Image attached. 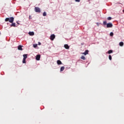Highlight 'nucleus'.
<instances>
[{
  "instance_id": "obj_24",
  "label": "nucleus",
  "mask_w": 124,
  "mask_h": 124,
  "mask_svg": "<svg viewBox=\"0 0 124 124\" xmlns=\"http://www.w3.org/2000/svg\"><path fill=\"white\" fill-rule=\"evenodd\" d=\"M96 24L97 27H99V23L97 22V23H96Z\"/></svg>"
},
{
  "instance_id": "obj_5",
  "label": "nucleus",
  "mask_w": 124,
  "mask_h": 124,
  "mask_svg": "<svg viewBox=\"0 0 124 124\" xmlns=\"http://www.w3.org/2000/svg\"><path fill=\"white\" fill-rule=\"evenodd\" d=\"M113 27V24L111 23H107V28H112Z\"/></svg>"
},
{
  "instance_id": "obj_27",
  "label": "nucleus",
  "mask_w": 124,
  "mask_h": 124,
  "mask_svg": "<svg viewBox=\"0 0 124 124\" xmlns=\"http://www.w3.org/2000/svg\"><path fill=\"white\" fill-rule=\"evenodd\" d=\"M16 23L18 24V25H20V23H19V22L17 21Z\"/></svg>"
},
{
  "instance_id": "obj_2",
  "label": "nucleus",
  "mask_w": 124,
  "mask_h": 124,
  "mask_svg": "<svg viewBox=\"0 0 124 124\" xmlns=\"http://www.w3.org/2000/svg\"><path fill=\"white\" fill-rule=\"evenodd\" d=\"M28 54H24L23 55V59L22 61L23 63H26V60L28 58Z\"/></svg>"
},
{
  "instance_id": "obj_20",
  "label": "nucleus",
  "mask_w": 124,
  "mask_h": 124,
  "mask_svg": "<svg viewBox=\"0 0 124 124\" xmlns=\"http://www.w3.org/2000/svg\"><path fill=\"white\" fill-rule=\"evenodd\" d=\"M108 59L110 60V61H111L112 60V56H111V55H109Z\"/></svg>"
},
{
  "instance_id": "obj_18",
  "label": "nucleus",
  "mask_w": 124,
  "mask_h": 124,
  "mask_svg": "<svg viewBox=\"0 0 124 124\" xmlns=\"http://www.w3.org/2000/svg\"><path fill=\"white\" fill-rule=\"evenodd\" d=\"M107 19L108 20V21H110V20H112V17H108Z\"/></svg>"
},
{
  "instance_id": "obj_8",
  "label": "nucleus",
  "mask_w": 124,
  "mask_h": 124,
  "mask_svg": "<svg viewBox=\"0 0 124 124\" xmlns=\"http://www.w3.org/2000/svg\"><path fill=\"white\" fill-rule=\"evenodd\" d=\"M64 48H65V49H69V46L68 45H67V44L64 45Z\"/></svg>"
},
{
  "instance_id": "obj_15",
  "label": "nucleus",
  "mask_w": 124,
  "mask_h": 124,
  "mask_svg": "<svg viewBox=\"0 0 124 124\" xmlns=\"http://www.w3.org/2000/svg\"><path fill=\"white\" fill-rule=\"evenodd\" d=\"M80 59H81V60H83L84 61H85V60H86V58L84 56H82L81 57Z\"/></svg>"
},
{
  "instance_id": "obj_7",
  "label": "nucleus",
  "mask_w": 124,
  "mask_h": 124,
  "mask_svg": "<svg viewBox=\"0 0 124 124\" xmlns=\"http://www.w3.org/2000/svg\"><path fill=\"white\" fill-rule=\"evenodd\" d=\"M88 54H89V50H86L84 52L82 53V55H85V56L88 55Z\"/></svg>"
},
{
  "instance_id": "obj_26",
  "label": "nucleus",
  "mask_w": 124,
  "mask_h": 124,
  "mask_svg": "<svg viewBox=\"0 0 124 124\" xmlns=\"http://www.w3.org/2000/svg\"><path fill=\"white\" fill-rule=\"evenodd\" d=\"M38 45H41V43L38 42Z\"/></svg>"
},
{
  "instance_id": "obj_19",
  "label": "nucleus",
  "mask_w": 124,
  "mask_h": 124,
  "mask_svg": "<svg viewBox=\"0 0 124 124\" xmlns=\"http://www.w3.org/2000/svg\"><path fill=\"white\" fill-rule=\"evenodd\" d=\"M33 47H34V48H36V47H37V44H34Z\"/></svg>"
},
{
  "instance_id": "obj_3",
  "label": "nucleus",
  "mask_w": 124,
  "mask_h": 124,
  "mask_svg": "<svg viewBox=\"0 0 124 124\" xmlns=\"http://www.w3.org/2000/svg\"><path fill=\"white\" fill-rule=\"evenodd\" d=\"M35 12H37L38 13H40V12H41L40 8H39L38 7H36L35 8Z\"/></svg>"
},
{
  "instance_id": "obj_6",
  "label": "nucleus",
  "mask_w": 124,
  "mask_h": 124,
  "mask_svg": "<svg viewBox=\"0 0 124 124\" xmlns=\"http://www.w3.org/2000/svg\"><path fill=\"white\" fill-rule=\"evenodd\" d=\"M36 61H39L40 60V55H37L36 56Z\"/></svg>"
},
{
  "instance_id": "obj_22",
  "label": "nucleus",
  "mask_w": 124,
  "mask_h": 124,
  "mask_svg": "<svg viewBox=\"0 0 124 124\" xmlns=\"http://www.w3.org/2000/svg\"><path fill=\"white\" fill-rule=\"evenodd\" d=\"M103 25H104L105 26L107 25V22L106 21H104L103 22Z\"/></svg>"
},
{
  "instance_id": "obj_11",
  "label": "nucleus",
  "mask_w": 124,
  "mask_h": 124,
  "mask_svg": "<svg viewBox=\"0 0 124 124\" xmlns=\"http://www.w3.org/2000/svg\"><path fill=\"white\" fill-rule=\"evenodd\" d=\"M18 50H20V51H22V50H23V48H22V46H18Z\"/></svg>"
},
{
  "instance_id": "obj_23",
  "label": "nucleus",
  "mask_w": 124,
  "mask_h": 124,
  "mask_svg": "<svg viewBox=\"0 0 124 124\" xmlns=\"http://www.w3.org/2000/svg\"><path fill=\"white\" fill-rule=\"evenodd\" d=\"M81 0H75V1H76V2H80V1Z\"/></svg>"
},
{
  "instance_id": "obj_1",
  "label": "nucleus",
  "mask_w": 124,
  "mask_h": 124,
  "mask_svg": "<svg viewBox=\"0 0 124 124\" xmlns=\"http://www.w3.org/2000/svg\"><path fill=\"white\" fill-rule=\"evenodd\" d=\"M5 22H9L10 23H12L14 21V17H7L5 19Z\"/></svg>"
},
{
  "instance_id": "obj_4",
  "label": "nucleus",
  "mask_w": 124,
  "mask_h": 124,
  "mask_svg": "<svg viewBox=\"0 0 124 124\" xmlns=\"http://www.w3.org/2000/svg\"><path fill=\"white\" fill-rule=\"evenodd\" d=\"M50 40L53 41L54 40V39H55V37H56V36H55V34H53L50 35Z\"/></svg>"
},
{
  "instance_id": "obj_16",
  "label": "nucleus",
  "mask_w": 124,
  "mask_h": 124,
  "mask_svg": "<svg viewBox=\"0 0 124 124\" xmlns=\"http://www.w3.org/2000/svg\"><path fill=\"white\" fill-rule=\"evenodd\" d=\"M112 53H113V50H109L108 51V54H111Z\"/></svg>"
},
{
  "instance_id": "obj_9",
  "label": "nucleus",
  "mask_w": 124,
  "mask_h": 124,
  "mask_svg": "<svg viewBox=\"0 0 124 124\" xmlns=\"http://www.w3.org/2000/svg\"><path fill=\"white\" fill-rule=\"evenodd\" d=\"M29 35H31V36H32V35H34V32L33 31H30L29 32Z\"/></svg>"
},
{
  "instance_id": "obj_10",
  "label": "nucleus",
  "mask_w": 124,
  "mask_h": 124,
  "mask_svg": "<svg viewBox=\"0 0 124 124\" xmlns=\"http://www.w3.org/2000/svg\"><path fill=\"white\" fill-rule=\"evenodd\" d=\"M57 64H58L59 65H60V64H62V63L60 60H58L57 61Z\"/></svg>"
},
{
  "instance_id": "obj_21",
  "label": "nucleus",
  "mask_w": 124,
  "mask_h": 124,
  "mask_svg": "<svg viewBox=\"0 0 124 124\" xmlns=\"http://www.w3.org/2000/svg\"><path fill=\"white\" fill-rule=\"evenodd\" d=\"M109 35L110 36H113V35H114V33H113V32H111L110 33Z\"/></svg>"
},
{
  "instance_id": "obj_17",
  "label": "nucleus",
  "mask_w": 124,
  "mask_h": 124,
  "mask_svg": "<svg viewBox=\"0 0 124 124\" xmlns=\"http://www.w3.org/2000/svg\"><path fill=\"white\" fill-rule=\"evenodd\" d=\"M47 15V14L46 13V12H44L43 14V16H46Z\"/></svg>"
},
{
  "instance_id": "obj_25",
  "label": "nucleus",
  "mask_w": 124,
  "mask_h": 124,
  "mask_svg": "<svg viewBox=\"0 0 124 124\" xmlns=\"http://www.w3.org/2000/svg\"><path fill=\"white\" fill-rule=\"evenodd\" d=\"M29 19H31V16H29Z\"/></svg>"
},
{
  "instance_id": "obj_12",
  "label": "nucleus",
  "mask_w": 124,
  "mask_h": 124,
  "mask_svg": "<svg viewBox=\"0 0 124 124\" xmlns=\"http://www.w3.org/2000/svg\"><path fill=\"white\" fill-rule=\"evenodd\" d=\"M119 46H121V47H123V46H124V42H120Z\"/></svg>"
},
{
  "instance_id": "obj_13",
  "label": "nucleus",
  "mask_w": 124,
  "mask_h": 124,
  "mask_svg": "<svg viewBox=\"0 0 124 124\" xmlns=\"http://www.w3.org/2000/svg\"><path fill=\"white\" fill-rule=\"evenodd\" d=\"M11 27H16V24L15 23H12Z\"/></svg>"
},
{
  "instance_id": "obj_14",
  "label": "nucleus",
  "mask_w": 124,
  "mask_h": 124,
  "mask_svg": "<svg viewBox=\"0 0 124 124\" xmlns=\"http://www.w3.org/2000/svg\"><path fill=\"white\" fill-rule=\"evenodd\" d=\"M63 70H64V66L61 67L60 69V71L62 72L63 71Z\"/></svg>"
}]
</instances>
